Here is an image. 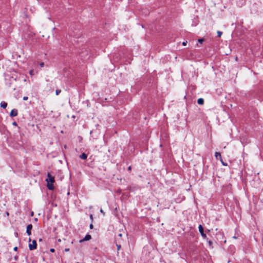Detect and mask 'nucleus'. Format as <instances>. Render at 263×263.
<instances>
[{
  "mask_svg": "<svg viewBox=\"0 0 263 263\" xmlns=\"http://www.w3.org/2000/svg\"><path fill=\"white\" fill-rule=\"evenodd\" d=\"M17 247H15L14 248V251H17Z\"/></svg>",
  "mask_w": 263,
  "mask_h": 263,
  "instance_id": "a878e982",
  "label": "nucleus"
},
{
  "mask_svg": "<svg viewBox=\"0 0 263 263\" xmlns=\"http://www.w3.org/2000/svg\"><path fill=\"white\" fill-rule=\"evenodd\" d=\"M32 229V225L31 224H28L26 229V233L28 235L30 236L31 234V230Z\"/></svg>",
  "mask_w": 263,
  "mask_h": 263,
  "instance_id": "20e7f679",
  "label": "nucleus"
},
{
  "mask_svg": "<svg viewBox=\"0 0 263 263\" xmlns=\"http://www.w3.org/2000/svg\"><path fill=\"white\" fill-rule=\"evenodd\" d=\"M29 241H31V239H30V238H29Z\"/></svg>",
  "mask_w": 263,
  "mask_h": 263,
  "instance_id": "7c9ffc66",
  "label": "nucleus"
},
{
  "mask_svg": "<svg viewBox=\"0 0 263 263\" xmlns=\"http://www.w3.org/2000/svg\"><path fill=\"white\" fill-rule=\"evenodd\" d=\"M76 263H79V262H76Z\"/></svg>",
  "mask_w": 263,
  "mask_h": 263,
  "instance_id": "473e14b6",
  "label": "nucleus"
},
{
  "mask_svg": "<svg viewBox=\"0 0 263 263\" xmlns=\"http://www.w3.org/2000/svg\"><path fill=\"white\" fill-rule=\"evenodd\" d=\"M12 125H14V126H17V124L16 122H13L12 123Z\"/></svg>",
  "mask_w": 263,
  "mask_h": 263,
  "instance_id": "f3484780",
  "label": "nucleus"
},
{
  "mask_svg": "<svg viewBox=\"0 0 263 263\" xmlns=\"http://www.w3.org/2000/svg\"><path fill=\"white\" fill-rule=\"evenodd\" d=\"M198 229H199V231L201 234V235L202 236V237L203 238H206V234L204 233V230H203V227L202 226V225L200 224L199 226V227H198Z\"/></svg>",
  "mask_w": 263,
  "mask_h": 263,
  "instance_id": "7ed1b4c3",
  "label": "nucleus"
},
{
  "mask_svg": "<svg viewBox=\"0 0 263 263\" xmlns=\"http://www.w3.org/2000/svg\"><path fill=\"white\" fill-rule=\"evenodd\" d=\"M208 243L209 244V245H211L213 243V242L211 240H209L208 241Z\"/></svg>",
  "mask_w": 263,
  "mask_h": 263,
  "instance_id": "a211bd4d",
  "label": "nucleus"
},
{
  "mask_svg": "<svg viewBox=\"0 0 263 263\" xmlns=\"http://www.w3.org/2000/svg\"><path fill=\"white\" fill-rule=\"evenodd\" d=\"M220 161H221V163H222V165H223V166H227V164L226 163H224V162L222 161V159H221V160H220Z\"/></svg>",
  "mask_w": 263,
  "mask_h": 263,
  "instance_id": "4468645a",
  "label": "nucleus"
},
{
  "mask_svg": "<svg viewBox=\"0 0 263 263\" xmlns=\"http://www.w3.org/2000/svg\"><path fill=\"white\" fill-rule=\"evenodd\" d=\"M91 236L90 235L87 234L85 235V236L84 237V238L82 239V240H81L80 241V242H83V241H87V240H89L90 239H91Z\"/></svg>",
  "mask_w": 263,
  "mask_h": 263,
  "instance_id": "423d86ee",
  "label": "nucleus"
},
{
  "mask_svg": "<svg viewBox=\"0 0 263 263\" xmlns=\"http://www.w3.org/2000/svg\"><path fill=\"white\" fill-rule=\"evenodd\" d=\"M33 72V70H31L30 71L29 73L30 74H32Z\"/></svg>",
  "mask_w": 263,
  "mask_h": 263,
  "instance_id": "5701e85b",
  "label": "nucleus"
},
{
  "mask_svg": "<svg viewBox=\"0 0 263 263\" xmlns=\"http://www.w3.org/2000/svg\"><path fill=\"white\" fill-rule=\"evenodd\" d=\"M233 238L236 239V237L234 236V237H233Z\"/></svg>",
  "mask_w": 263,
  "mask_h": 263,
  "instance_id": "c756f323",
  "label": "nucleus"
},
{
  "mask_svg": "<svg viewBox=\"0 0 263 263\" xmlns=\"http://www.w3.org/2000/svg\"><path fill=\"white\" fill-rule=\"evenodd\" d=\"M90 219H91V220L92 221V220H93V216H92V214H90Z\"/></svg>",
  "mask_w": 263,
  "mask_h": 263,
  "instance_id": "4be33fe9",
  "label": "nucleus"
},
{
  "mask_svg": "<svg viewBox=\"0 0 263 263\" xmlns=\"http://www.w3.org/2000/svg\"><path fill=\"white\" fill-rule=\"evenodd\" d=\"M39 241H42V239H40Z\"/></svg>",
  "mask_w": 263,
  "mask_h": 263,
  "instance_id": "2f4dec72",
  "label": "nucleus"
},
{
  "mask_svg": "<svg viewBox=\"0 0 263 263\" xmlns=\"http://www.w3.org/2000/svg\"><path fill=\"white\" fill-rule=\"evenodd\" d=\"M215 157L216 158V159L221 160L222 158L221 154L219 152H216L215 153Z\"/></svg>",
  "mask_w": 263,
  "mask_h": 263,
  "instance_id": "0eeeda50",
  "label": "nucleus"
},
{
  "mask_svg": "<svg viewBox=\"0 0 263 263\" xmlns=\"http://www.w3.org/2000/svg\"><path fill=\"white\" fill-rule=\"evenodd\" d=\"M198 41L199 43L201 44L204 41V40L203 39H198Z\"/></svg>",
  "mask_w": 263,
  "mask_h": 263,
  "instance_id": "ddd939ff",
  "label": "nucleus"
},
{
  "mask_svg": "<svg viewBox=\"0 0 263 263\" xmlns=\"http://www.w3.org/2000/svg\"><path fill=\"white\" fill-rule=\"evenodd\" d=\"M37 243L36 241L35 240H33L31 243L29 244V249L30 250L32 251L36 248Z\"/></svg>",
  "mask_w": 263,
  "mask_h": 263,
  "instance_id": "f03ea898",
  "label": "nucleus"
},
{
  "mask_svg": "<svg viewBox=\"0 0 263 263\" xmlns=\"http://www.w3.org/2000/svg\"><path fill=\"white\" fill-rule=\"evenodd\" d=\"M0 105H1V107L3 108H6L7 106V103L4 101L1 102Z\"/></svg>",
  "mask_w": 263,
  "mask_h": 263,
  "instance_id": "1a4fd4ad",
  "label": "nucleus"
},
{
  "mask_svg": "<svg viewBox=\"0 0 263 263\" xmlns=\"http://www.w3.org/2000/svg\"><path fill=\"white\" fill-rule=\"evenodd\" d=\"M131 169H132V167H131V166H128V170L129 171H130V170H131Z\"/></svg>",
  "mask_w": 263,
  "mask_h": 263,
  "instance_id": "b1692460",
  "label": "nucleus"
},
{
  "mask_svg": "<svg viewBox=\"0 0 263 263\" xmlns=\"http://www.w3.org/2000/svg\"><path fill=\"white\" fill-rule=\"evenodd\" d=\"M28 99V97L25 96L23 97V100H27Z\"/></svg>",
  "mask_w": 263,
  "mask_h": 263,
  "instance_id": "dca6fc26",
  "label": "nucleus"
},
{
  "mask_svg": "<svg viewBox=\"0 0 263 263\" xmlns=\"http://www.w3.org/2000/svg\"><path fill=\"white\" fill-rule=\"evenodd\" d=\"M197 103L198 104L203 105L204 103V100L202 98H199L197 100Z\"/></svg>",
  "mask_w": 263,
  "mask_h": 263,
  "instance_id": "9d476101",
  "label": "nucleus"
},
{
  "mask_svg": "<svg viewBox=\"0 0 263 263\" xmlns=\"http://www.w3.org/2000/svg\"><path fill=\"white\" fill-rule=\"evenodd\" d=\"M116 246L118 248V250H119L120 249H121V245H118V244H116Z\"/></svg>",
  "mask_w": 263,
  "mask_h": 263,
  "instance_id": "2eb2a0df",
  "label": "nucleus"
},
{
  "mask_svg": "<svg viewBox=\"0 0 263 263\" xmlns=\"http://www.w3.org/2000/svg\"><path fill=\"white\" fill-rule=\"evenodd\" d=\"M80 158L83 160H85L87 158V155L85 153H83L81 155H80Z\"/></svg>",
  "mask_w": 263,
  "mask_h": 263,
  "instance_id": "6e6552de",
  "label": "nucleus"
},
{
  "mask_svg": "<svg viewBox=\"0 0 263 263\" xmlns=\"http://www.w3.org/2000/svg\"><path fill=\"white\" fill-rule=\"evenodd\" d=\"M69 251V249H65V251L68 252Z\"/></svg>",
  "mask_w": 263,
  "mask_h": 263,
  "instance_id": "cd10ccee",
  "label": "nucleus"
},
{
  "mask_svg": "<svg viewBox=\"0 0 263 263\" xmlns=\"http://www.w3.org/2000/svg\"><path fill=\"white\" fill-rule=\"evenodd\" d=\"M222 34V32L220 31H217V35H218V37H220L221 35Z\"/></svg>",
  "mask_w": 263,
  "mask_h": 263,
  "instance_id": "9b49d317",
  "label": "nucleus"
},
{
  "mask_svg": "<svg viewBox=\"0 0 263 263\" xmlns=\"http://www.w3.org/2000/svg\"><path fill=\"white\" fill-rule=\"evenodd\" d=\"M50 251L51 252H54L55 251V250L54 249L51 248L50 249Z\"/></svg>",
  "mask_w": 263,
  "mask_h": 263,
  "instance_id": "6ab92c4d",
  "label": "nucleus"
},
{
  "mask_svg": "<svg viewBox=\"0 0 263 263\" xmlns=\"http://www.w3.org/2000/svg\"><path fill=\"white\" fill-rule=\"evenodd\" d=\"M89 227L90 229H92L93 228V224L92 223H90Z\"/></svg>",
  "mask_w": 263,
  "mask_h": 263,
  "instance_id": "412c9836",
  "label": "nucleus"
},
{
  "mask_svg": "<svg viewBox=\"0 0 263 263\" xmlns=\"http://www.w3.org/2000/svg\"><path fill=\"white\" fill-rule=\"evenodd\" d=\"M182 45L183 46H185L186 45V42H183Z\"/></svg>",
  "mask_w": 263,
  "mask_h": 263,
  "instance_id": "bb28decb",
  "label": "nucleus"
},
{
  "mask_svg": "<svg viewBox=\"0 0 263 263\" xmlns=\"http://www.w3.org/2000/svg\"><path fill=\"white\" fill-rule=\"evenodd\" d=\"M47 185V186L49 190H53L54 186L53 183L54 182V177L51 176L49 173L47 174V178L46 179Z\"/></svg>",
  "mask_w": 263,
  "mask_h": 263,
  "instance_id": "f257e3e1",
  "label": "nucleus"
},
{
  "mask_svg": "<svg viewBox=\"0 0 263 263\" xmlns=\"http://www.w3.org/2000/svg\"><path fill=\"white\" fill-rule=\"evenodd\" d=\"M44 63H43V62H41V63H40V66H41V67H43V66H44Z\"/></svg>",
  "mask_w": 263,
  "mask_h": 263,
  "instance_id": "aec40b11",
  "label": "nucleus"
},
{
  "mask_svg": "<svg viewBox=\"0 0 263 263\" xmlns=\"http://www.w3.org/2000/svg\"><path fill=\"white\" fill-rule=\"evenodd\" d=\"M18 114V110L17 109H13L10 114V116L11 117H16L17 116Z\"/></svg>",
  "mask_w": 263,
  "mask_h": 263,
  "instance_id": "39448f33",
  "label": "nucleus"
},
{
  "mask_svg": "<svg viewBox=\"0 0 263 263\" xmlns=\"http://www.w3.org/2000/svg\"><path fill=\"white\" fill-rule=\"evenodd\" d=\"M61 92V90L60 89H57L55 90V94L56 95H59Z\"/></svg>",
  "mask_w": 263,
  "mask_h": 263,
  "instance_id": "f8f14e48",
  "label": "nucleus"
},
{
  "mask_svg": "<svg viewBox=\"0 0 263 263\" xmlns=\"http://www.w3.org/2000/svg\"><path fill=\"white\" fill-rule=\"evenodd\" d=\"M100 212L104 215L105 213L103 211L102 209H101Z\"/></svg>",
  "mask_w": 263,
  "mask_h": 263,
  "instance_id": "c85d7f7f",
  "label": "nucleus"
},
{
  "mask_svg": "<svg viewBox=\"0 0 263 263\" xmlns=\"http://www.w3.org/2000/svg\"><path fill=\"white\" fill-rule=\"evenodd\" d=\"M118 236L121 237L122 236V234L121 233H120L118 234Z\"/></svg>",
  "mask_w": 263,
  "mask_h": 263,
  "instance_id": "393cba45",
  "label": "nucleus"
}]
</instances>
